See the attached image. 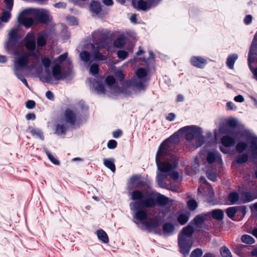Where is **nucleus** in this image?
<instances>
[{
	"mask_svg": "<svg viewBox=\"0 0 257 257\" xmlns=\"http://www.w3.org/2000/svg\"><path fill=\"white\" fill-rule=\"evenodd\" d=\"M81 59L85 63H91L92 60L91 59V55L89 52L87 51L82 52L80 54Z\"/></svg>",
	"mask_w": 257,
	"mask_h": 257,
	"instance_id": "21",
	"label": "nucleus"
},
{
	"mask_svg": "<svg viewBox=\"0 0 257 257\" xmlns=\"http://www.w3.org/2000/svg\"><path fill=\"white\" fill-rule=\"evenodd\" d=\"M242 242L246 244H252L254 242V239L251 236L247 234L243 235L241 237Z\"/></svg>",
	"mask_w": 257,
	"mask_h": 257,
	"instance_id": "31",
	"label": "nucleus"
},
{
	"mask_svg": "<svg viewBox=\"0 0 257 257\" xmlns=\"http://www.w3.org/2000/svg\"><path fill=\"white\" fill-rule=\"evenodd\" d=\"M187 205L189 209L192 210H195L197 207V203L194 200H189Z\"/></svg>",
	"mask_w": 257,
	"mask_h": 257,
	"instance_id": "46",
	"label": "nucleus"
},
{
	"mask_svg": "<svg viewBox=\"0 0 257 257\" xmlns=\"http://www.w3.org/2000/svg\"><path fill=\"white\" fill-rule=\"evenodd\" d=\"M256 60H257V47L250 46L247 59L249 68L251 66V64Z\"/></svg>",
	"mask_w": 257,
	"mask_h": 257,
	"instance_id": "14",
	"label": "nucleus"
},
{
	"mask_svg": "<svg viewBox=\"0 0 257 257\" xmlns=\"http://www.w3.org/2000/svg\"><path fill=\"white\" fill-rule=\"evenodd\" d=\"M250 46L257 47V34L255 33Z\"/></svg>",
	"mask_w": 257,
	"mask_h": 257,
	"instance_id": "64",
	"label": "nucleus"
},
{
	"mask_svg": "<svg viewBox=\"0 0 257 257\" xmlns=\"http://www.w3.org/2000/svg\"><path fill=\"white\" fill-rule=\"evenodd\" d=\"M243 202H249L253 200L255 198H257V192L252 195L250 193L248 192H246L243 194Z\"/></svg>",
	"mask_w": 257,
	"mask_h": 257,
	"instance_id": "26",
	"label": "nucleus"
},
{
	"mask_svg": "<svg viewBox=\"0 0 257 257\" xmlns=\"http://www.w3.org/2000/svg\"><path fill=\"white\" fill-rule=\"evenodd\" d=\"M28 60L27 56H22L18 58L14 63V71L15 74L20 80H26L22 78L23 76L21 74L22 69L26 67L28 64Z\"/></svg>",
	"mask_w": 257,
	"mask_h": 257,
	"instance_id": "6",
	"label": "nucleus"
},
{
	"mask_svg": "<svg viewBox=\"0 0 257 257\" xmlns=\"http://www.w3.org/2000/svg\"><path fill=\"white\" fill-rule=\"evenodd\" d=\"M68 53L65 52L58 57L56 60L58 62V64H61L63 62L65 61V63L67 61V60H70L69 59H67Z\"/></svg>",
	"mask_w": 257,
	"mask_h": 257,
	"instance_id": "42",
	"label": "nucleus"
},
{
	"mask_svg": "<svg viewBox=\"0 0 257 257\" xmlns=\"http://www.w3.org/2000/svg\"><path fill=\"white\" fill-rule=\"evenodd\" d=\"M204 220V217L201 215H198L194 219V221L195 225H199L201 224Z\"/></svg>",
	"mask_w": 257,
	"mask_h": 257,
	"instance_id": "47",
	"label": "nucleus"
},
{
	"mask_svg": "<svg viewBox=\"0 0 257 257\" xmlns=\"http://www.w3.org/2000/svg\"><path fill=\"white\" fill-rule=\"evenodd\" d=\"M4 3L7 6V9L11 11L14 5V0H4Z\"/></svg>",
	"mask_w": 257,
	"mask_h": 257,
	"instance_id": "49",
	"label": "nucleus"
},
{
	"mask_svg": "<svg viewBox=\"0 0 257 257\" xmlns=\"http://www.w3.org/2000/svg\"><path fill=\"white\" fill-rule=\"evenodd\" d=\"M147 71L144 68H138L136 71V75L139 79L145 78L147 76Z\"/></svg>",
	"mask_w": 257,
	"mask_h": 257,
	"instance_id": "27",
	"label": "nucleus"
},
{
	"mask_svg": "<svg viewBox=\"0 0 257 257\" xmlns=\"http://www.w3.org/2000/svg\"><path fill=\"white\" fill-rule=\"evenodd\" d=\"M132 4L135 9L139 11H148L150 9L148 3L144 0H139L137 2L133 0Z\"/></svg>",
	"mask_w": 257,
	"mask_h": 257,
	"instance_id": "12",
	"label": "nucleus"
},
{
	"mask_svg": "<svg viewBox=\"0 0 257 257\" xmlns=\"http://www.w3.org/2000/svg\"><path fill=\"white\" fill-rule=\"evenodd\" d=\"M247 147V145L245 143L243 142H239L236 146V151L241 153L246 149Z\"/></svg>",
	"mask_w": 257,
	"mask_h": 257,
	"instance_id": "35",
	"label": "nucleus"
},
{
	"mask_svg": "<svg viewBox=\"0 0 257 257\" xmlns=\"http://www.w3.org/2000/svg\"><path fill=\"white\" fill-rule=\"evenodd\" d=\"M26 47L29 51L34 52L36 49V42L35 41H28L26 42Z\"/></svg>",
	"mask_w": 257,
	"mask_h": 257,
	"instance_id": "37",
	"label": "nucleus"
},
{
	"mask_svg": "<svg viewBox=\"0 0 257 257\" xmlns=\"http://www.w3.org/2000/svg\"><path fill=\"white\" fill-rule=\"evenodd\" d=\"M107 33L103 29H98L92 33L90 40L91 47H104L107 39Z\"/></svg>",
	"mask_w": 257,
	"mask_h": 257,
	"instance_id": "5",
	"label": "nucleus"
},
{
	"mask_svg": "<svg viewBox=\"0 0 257 257\" xmlns=\"http://www.w3.org/2000/svg\"><path fill=\"white\" fill-rule=\"evenodd\" d=\"M115 75L116 77L118 78L119 80H124V76L122 72L120 70H118L115 72Z\"/></svg>",
	"mask_w": 257,
	"mask_h": 257,
	"instance_id": "52",
	"label": "nucleus"
},
{
	"mask_svg": "<svg viewBox=\"0 0 257 257\" xmlns=\"http://www.w3.org/2000/svg\"><path fill=\"white\" fill-rule=\"evenodd\" d=\"M104 164L106 167L111 170L112 172H114L115 170V165L113 162L110 160L104 159Z\"/></svg>",
	"mask_w": 257,
	"mask_h": 257,
	"instance_id": "34",
	"label": "nucleus"
},
{
	"mask_svg": "<svg viewBox=\"0 0 257 257\" xmlns=\"http://www.w3.org/2000/svg\"><path fill=\"white\" fill-rule=\"evenodd\" d=\"M73 74V65L70 60H67L62 67L60 64H54L52 68V74L55 80H60Z\"/></svg>",
	"mask_w": 257,
	"mask_h": 257,
	"instance_id": "2",
	"label": "nucleus"
},
{
	"mask_svg": "<svg viewBox=\"0 0 257 257\" xmlns=\"http://www.w3.org/2000/svg\"><path fill=\"white\" fill-rule=\"evenodd\" d=\"M46 34L39 33L38 34L37 43L39 47H44L46 45L47 42L45 39Z\"/></svg>",
	"mask_w": 257,
	"mask_h": 257,
	"instance_id": "18",
	"label": "nucleus"
},
{
	"mask_svg": "<svg viewBox=\"0 0 257 257\" xmlns=\"http://www.w3.org/2000/svg\"><path fill=\"white\" fill-rule=\"evenodd\" d=\"M54 7L57 9H65L66 7V4L64 2H58L55 4Z\"/></svg>",
	"mask_w": 257,
	"mask_h": 257,
	"instance_id": "53",
	"label": "nucleus"
},
{
	"mask_svg": "<svg viewBox=\"0 0 257 257\" xmlns=\"http://www.w3.org/2000/svg\"><path fill=\"white\" fill-rule=\"evenodd\" d=\"M116 142L114 140H110L107 144V147L109 149H114L116 146Z\"/></svg>",
	"mask_w": 257,
	"mask_h": 257,
	"instance_id": "57",
	"label": "nucleus"
},
{
	"mask_svg": "<svg viewBox=\"0 0 257 257\" xmlns=\"http://www.w3.org/2000/svg\"><path fill=\"white\" fill-rule=\"evenodd\" d=\"M48 156L50 160L55 164L58 165L59 164V161L55 158L50 153H47Z\"/></svg>",
	"mask_w": 257,
	"mask_h": 257,
	"instance_id": "58",
	"label": "nucleus"
},
{
	"mask_svg": "<svg viewBox=\"0 0 257 257\" xmlns=\"http://www.w3.org/2000/svg\"><path fill=\"white\" fill-rule=\"evenodd\" d=\"M206 160L208 163L211 164L217 160H220V157L218 154L215 153L209 152L208 154Z\"/></svg>",
	"mask_w": 257,
	"mask_h": 257,
	"instance_id": "22",
	"label": "nucleus"
},
{
	"mask_svg": "<svg viewBox=\"0 0 257 257\" xmlns=\"http://www.w3.org/2000/svg\"><path fill=\"white\" fill-rule=\"evenodd\" d=\"M94 51L93 56L94 59L96 60H102L103 57V55L99 52L100 49L103 47H97V46H95L94 48L91 47Z\"/></svg>",
	"mask_w": 257,
	"mask_h": 257,
	"instance_id": "25",
	"label": "nucleus"
},
{
	"mask_svg": "<svg viewBox=\"0 0 257 257\" xmlns=\"http://www.w3.org/2000/svg\"><path fill=\"white\" fill-rule=\"evenodd\" d=\"M125 44V40L123 37H119L114 41L113 45L115 47L122 48Z\"/></svg>",
	"mask_w": 257,
	"mask_h": 257,
	"instance_id": "24",
	"label": "nucleus"
},
{
	"mask_svg": "<svg viewBox=\"0 0 257 257\" xmlns=\"http://www.w3.org/2000/svg\"><path fill=\"white\" fill-rule=\"evenodd\" d=\"M25 42H28L29 41H35V37H34L33 33L32 32H29L27 34V35L25 38Z\"/></svg>",
	"mask_w": 257,
	"mask_h": 257,
	"instance_id": "48",
	"label": "nucleus"
},
{
	"mask_svg": "<svg viewBox=\"0 0 257 257\" xmlns=\"http://www.w3.org/2000/svg\"><path fill=\"white\" fill-rule=\"evenodd\" d=\"M95 89L99 93L103 92L104 90L103 87L98 84L96 85Z\"/></svg>",
	"mask_w": 257,
	"mask_h": 257,
	"instance_id": "63",
	"label": "nucleus"
},
{
	"mask_svg": "<svg viewBox=\"0 0 257 257\" xmlns=\"http://www.w3.org/2000/svg\"><path fill=\"white\" fill-rule=\"evenodd\" d=\"M135 216L137 219L142 221L146 218L147 214L145 211L139 210L136 212Z\"/></svg>",
	"mask_w": 257,
	"mask_h": 257,
	"instance_id": "39",
	"label": "nucleus"
},
{
	"mask_svg": "<svg viewBox=\"0 0 257 257\" xmlns=\"http://www.w3.org/2000/svg\"><path fill=\"white\" fill-rule=\"evenodd\" d=\"M65 127L63 124H58L56 126L55 133L58 135H61L65 133Z\"/></svg>",
	"mask_w": 257,
	"mask_h": 257,
	"instance_id": "44",
	"label": "nucleus"
},
{
	"mask_svg": "<svg viewBox=\"0 0 257 257\" xmlns=\"http://www.w3.org/2000/svg\"><path fill=\"white\" fill-rule=\"evenodd\" d=\"M98 237L104 243L108 242V238L106 233L103 230H99L97 232Z\"/></svg>",
	"mask_w": 257,
	"mask_h": 257,
	"instance_id": "28",
	"label": "nucleus"
},
{
	"mask_svg": "<svg viewBox=\"0 0 257 257\" xmlns=\"http://www.w3.org/2000/svg\"><path fill=\"white\" fill-rule=\"evenodd\" d=\"M102 3L106 6H111L113 4L112 0H102Z\"/></svg>",
	"mask_w": 257,
	"mask_h": 257,
	"instance_id": "62",
	"label": "nucleus"
},
{
	"mask_svg": "<svg viewBox=\"0 0 257 257\" xmlns=\"http://www.w3.org/2000/svg\"><path fill=\"white\" fill-rule=\"evenodd\" d=\"M208 178L212 180V181H215L216 180V178H217V175L216 173H208Z\"/></svg>",
	"mask_w": 257,
	"mask_h": 257,
	"instance_id": "60",
	"label": "nucleus"
},
{
	"mask_svg": "<svg viewBox=\"0 0 257 257\" xmlns=\"http://www.w3.org/2000/svg\"><path fill=\"white\" fill-rule=\"evenodd\" d=\"M221 142L224 146L230 147L234 145L235 140L231 137L226 136L222 138Z\"/></svg>",
	"mask_w": 257,
	"mask_h": 257,
	"instance_id": "16",
	"label": "nucleus"
},
{
	"mask_svg": "<svg viewBox=\"0 0 257 257\" xmlns=\"http://www.w3.org/2000/svg\"><path fill=\"white\" fill-rule=\"evenodd\" d=\"M237 207H231L227 208L226 210V213L227 216L229 218H232L235 216V214L237 210Z\"/></svg>",
	"mask_w": 257,
	"mask_h": 257,
	"instance_id": "32",
	"label": "nucleus"
},
{
	"mask_svg": "<svg viewBox=\"0 0 257 257\" xmlns=\"http://www.w3.org/2000/svg\"><path fill=\"white\" fill-rule=\"evenodd\" d=\"M227 123L229 126L235 127L237 125V120L234 118H230L227 120Z\"/></svg>",
	"mask_w": 257,
	"mask_h": 257,
	"instance_id": "50",
	"label": "nucleus"
},
{
	"mask_svg": "<svg viewBox=\"0 0 257 257\" xmlns=\"http://www.w3.org/2000/svg\"><path fill=\"white\" fill-rule=\"evenodd\" d=\"M67 20L72 25H77V23H78L77 19L75 17H73V16H71L70 17H68L67 18Z\"/></svg>",
	"mask_w": 257,
	"mask_h": 257,
	"instance_id": "55",
	"label": "nucleus"
},
{
	"mask_svg": "<svg viewBox=\"0 0 257 257\" xmlns=\"http://www.w3.org/2000/svg\"><path fill=\"white\" fill-rule=\"evenodd\" d=\"M61 119L66 123L74 124L76 121V114L73 110L67 108L61 115Z\"/></svg>",
	"mask_w": 257,
	"mask_h": 257,
	"instance_id": "9",
	"label": "nucleus"
},
{
	"mask_svg": "<svg viewBox=\"0 0 257 257\" xmlns=\"http://www.w3.org/2000/svg\"><path fill=\"white\" fill-rule=\"evenodd\" d=\"M239 198V196L236 193H231L228 195V200L232 203H235L238 200Z\"/></svg>",
	"mask_w": 257,
	"mask_h": 257,
	"instance_id": "36",
	"label": "nucleus"
},
{
	"mask_svg": "<svg viewBox=\"0 0 257 257\" xmlns=\"http://www.w3.org/2000/svg\"><path fill=\"white\" fill-rule=\"evenodd\" d=\"M220 252L222 257H232L230 251L226 246L221 247Z\"/></svg>",
	"mask_w": 257,
	"mask_h": 257,
	"instance_id": "33",
	"label": "nucleus"
},
{
	"mask_svg": "<svg viewBox=\"0 0 257 257\" xmlns=\"http://www.w3.org/2000/svg\"><path fill=\"white\" fill-rule=\"evenodd\" d=\"M174 230V225L169 223H166L163 226V230L166 233H171Z\"/></svg>",
	"mask_w": 257,
	"mask_h": 257,
	"instance_id": "40",
	"label": "nucleus"
},
{
	"mask_svg": "<svg viewBox=\"0 0 257 257\" xmlns=\"http://www.w3.org/2000/svg\"><path fill=\"white\" fill-rule=\"evenodd\" d=\"M11 11L4 10L2 12L0 20L3 22L7 23L11 18Z\"/></svg>",
	"mask_w": 257,
	"mask_h": 257,
	"instance_id": "23",
	"label": "nucleus"
},
{
	"mask_svg": "<svg viewBox=\"0 0 257 257\" xmlns=\"http://www.w3.org/2000/svg\"><path fill=\"white\" fill-rule=\"evenodd\" d=\"M142 194L140 191H135L133 192L132 199L133 200H138L141 201L140 203L136 202L133 204V206L135 209H137V207L138 205L149 207H151L155 204L154 200L151 198H149L145 200H142Z\"/></svg>",
	"mask_w": 257,
	"mask_h": 257,
	"instance_id": "7",
	"label": "nucleus"
},
{
	"mask_svg": "<svg viewBox=\"0 0 257 257\" xmlns=\"http://www.w3.org/2000/svg\"><path fill=\"white\" fill-rule=\"evenodd\" d=\"M162 152L163 151L162 150V146H161L156 156V163L157 164L158 168L160 171L164 172H167L169 171L172 168L176 167L177 160L174 159L172 164L168 162H165L162 163V165H161L160 155Z\"/></svg>",
	"mask_w": 257,
	"mask_h": 257,
	"instance_id": "8",
	"label": "nucleus"
},
{
	"mask_svg": "<svg viewBox=\"0 0 257 257\" xmlns=\"http://www.w3.org/2000/svg\"><path fill=\"white\" fill-rule=\"evenodd\" d=\"M180 131L186 133L185 137L188 141H191L195 139L198 142L196 145V147L202 145L203 141V137L201 135V130L199 128L194 126H186L182 128Z\"/></svg>",
	"mask_w": 257,
	"mask_h": 257,
	"instance_id": "4",
	"label": "nucleus"
},
{
	"mask_svg": "<svg viewBox=\"0 0 257 257\" xmlns=\"http://www.w3.org/2000/svg\"><path fill=\"white\" fill-rule=\"evenodd\" d=\"M189 214H181L177 218L178 221L181 225L185 224L188 221Z\"/></svg>",
	"mask_w": 257,
	"mask_h": 257,
	"instance_id": "30",
	"label": "nucleus"
},
{
	"mask_svg": "<svg viewBox=\"0 0 257 257\" xmlns=\"http://www.w3.org/2000/svg\"><path fill=\"white\" fill-rule=\"evenodd\" d=\"M238 55L236 53H233L228 56L226 61L227 66L230 69L234 67V64L238 59Z\"/></svg>",
	"mask_w": 257,
	"mask_h": 257,
	"instance_id": "15",
	"label": "nucleus"
},
{
	"mask_svg": "<svg viewBox=\"0 0 257 257\" xmlns=\"http://www.w3.org/2000/svg\"><path fill=\"white\" fill-rule=\"evenodd\" d=\"M30 14H22V12L20 13L18 17V21L20 24L24 25L27 28H30L34 24V20L31 18L26 17L25 16Z\"/></svg>",
	"mask_w": 257,
	"mask_h": 257,
	"instance_id": "13",
	"label": "nucleus"
},
{
	"mask_svg": "<svg viewBox=\"0 0 257 257\" xmlns=\"http://www.w3.org/2000/svg\"><path fill=\"white\" fill-rule=\"evenodd\" d=\"M191 64L197 68L203 69L207 63L206 59L201 56H193L190 58Z\"/></svg>",
	"mask_w": 257,
	"mask_h": 257,
	"instance_id": "10",
	"label": "nucleus"
},
{
	"mask_svg": "<svg viewBox=\"0 0 257 257\" xmlns=\"http://www.w3.org/2000/svg\"><path fill=\"white\" fill-rule=\"evenodd\" d=\"M208 189L209 191V196L207 200L208 201L211 202L212 201L213 197L214 196V192L212 188L210 186L208 187Z\"/></svg>",
	"mask_w": 257,
	"mask_h": 257,
	"instance_id": "51",
	"label": "nucleus"
},
{
	"mask_svg": "<svg viewBox=\"0 0 257 257\" xmlns=\"http://www.w3.org/2000/svg\"><path fill=\"white\" fill-rule=\"evenodd\" d=\"M170 175L171 177L174 180L178 179L179 177V174L176 172H173L171 173L170 174Z\"/></svg>",
	"mask_w": 257,
	"mask_h": 257,
	"instance_id": "61",
	"label": "nucleus"
},
{
	"mask_svg": "<svg viewBox=\"0 0 257 257\" xmlns=\"http://www.w3.org/2000/svg\"><path fill=\"white\" fill-rule=\"evenodd\" d=\"M252 17L250 15H248L245 16L244 19V23L245 25H249L252 22Z\"/></svg>",
	"mask_w": 257,
	"mask_h": 257,
	"instance_id": "54",
	"label": "nucleus"
},
{
	"mask_svg": "<svg viewBox=\"0 0 257 257\" xmlns=\"http://www.w3.org/2000/svg\"><path fill=\"white\" fill-rule=\"evenodd\" d=\"M18 30L15 28L11 29L9 33V39L10 42L16 43L18 40Z\"/></svg>",
	"mask_w": 257,
	"mask_h": 257,
	"instance_id": "19",
	"label": "nucleus"
},
{
	"mask_svg": "<svg viewBox=\"0 0 257 257\" xmlns=\"http://www.w3.org/2000/svg\"><path fill=\"white\" fill-rule=\"evenodd\" d=\"M250 148L252 151L253 158L257 157V139L254 137H251Z\"/></svg>",
	"mask_w": 257,
	"mask_h": 257,
	"instance_id": "20",
	"label": "nucleus"
},
{
	"mask_svg": "<svg viewBox=\"0 0 257 257\" xmlns=\"http://www.w3.org/2000/svg\"><path fill=\"white\" fill-rule=\"evenodd\" d=\"M90 11L94 16L98 17H101V13L102 11V7L99 2L92 1L89 5Z\"/></svg>",
	"mask_w": 257,
	"mask_h": 257,
	"instance_id": "11",
	"label": "nucleus"
},
{
	"mask_svg": "<svg viewBox=\"0 0 257 257\" xmlns=\"http://www.w3.org/2000/svg\"><path fill=\"white\" fill-rule=\"evenodd\" d=\"M35 105V102L33 100H28L26 103V107L30 109L34 108Z\"/></svg>",
	"mask_w": 257,
	"mask_h": 257,
	"instance_id": "59",
	"label": "nucleus"
},
{
	"mask_svg": "<svg viewBox=\"0 0 257 257\" xmlns=\"http://www.w3.org/2000/svg\"><path fill=\"white\" fill-rule=\"evenodd\" d=\"M248 157L246 155H242L239 158H237L236 162L239 163H242L247 160Z\"/></svg>",
	"mask_w": 257,
	"mask_h": 257,
	"instance_id": "56",
	"label": "nucleus"
},
{
	"mask_svg": "<svg viewBox=\"0 0 257 257\" xmlns=\"http://www.w3.org/2000/svg\"><path fill=\"white\" fill-rule=\"evenodd\" d=\"M116 53L118 58L122 60L126 59L128 55V52L125 50H118Z\"/></svg>",
	"mask_w": 257,
	"mask_h": 257,
	"instance_id": "41",
	"label": "nucleus"
},
{
	"mask_svg": "<svg viewBox=\"0 0 257 257\" xmlns=\"http://www.w3.org/2000/svg\"><path fill=\"white\" fill-rule=\"evenodd\" d=\"M99 70V67L98 64L94 63L92 64L90 67V73L94 76L98 74Z\"/></svg>",
	"mask_w": 257,
	"mask_h": 257,
	"instance_id": "38",
	"label": "nucleus"
},
{
	"mask_svg": "<svg viewBox=\"0 0 257 257\" xmlns=\"http://www.w3.org/2000/svg\"><path fill=\"white\" fill-rule=\"evenodd\" d=\"M194 232V227L188 225L184 227L179 235L178 244L180 248V251L184 255L189 254L190 249L192 246V242H190L187 237H190Z\"/></svg>",
	"mask_w": 257,
	"mask_h": 257,
	"instance_id": "1",
	"label": "nucleus"
},
{
	"mask_svg": "<svg viewBox=\"0 0 257 257\" xmlns=\"http://www.w3.org/2000/svg\"><path fill=\"white\" fill-rule=\"evenodd\" d=\"M22 14H31L40 23L48 24L52 20L50 12L45 9H28L22 11Z\"/></svg>",
	"mask_w": 257,
	"mask_h": 257,
	"instance_id": "3",
	"label": "nucleus"
},
{
	"mask_svg": "<svg viewBox=\"0 0 257 257\" xmlns=\"http://www.w3.org/2000/svg\"><path fill=\"white\" fill-rule=\"evenodd\" d=\"M169 199L164 196L160 195L157 197V202L161 205H165L169 203Z\"/></svg>",
	"mask_w": 257,
	"mask_h": 257,
	"instance_id": "43",
	"label": "nucleus"
},
{
	"mask_svg": "<svg viewBox=\"0 0 257 257\" xmlns=\"http://www.w3.org/2000/svg\"><path fill=\"white\" fill-rule=\"evenodd\" d=\"M41 62L43 66L46 69V72L47 73H48V71L49 72L48 69L51 64V59L49 58L46 57L41 59Z\"/></svg>",
	"mask_w": 257,
	"mask_h": 257,
	"instance_id": "29",
	"label": "nucleus"
},
{
	"mask_svg": "<svg viewBox=\"0 0 257 257\" xmlns=\"http://www.w3.org/2000/svg\"><path fill=\"white\" fill-rule=\"evenodd\" d=\"M212 217L218 220H221L224 216L223 211L221 209H215L210 212Z\"/></svg>",
	"mask_w": 257,
	"mask_h": 257,
	"instance_id": "17",
	"label": "nucleus"
},
{
	"mask_svg": "<svg viewBox=\"0 0 257 257\" xmlns=\"http://www.w3.org/2000/svg\"><path fill=\"white\" fill-rule=\"evenodd\" d=\"M203 254V251L200 248L194 249L191 253L190 257H201Z\"/></svg>",
	"mask_w": 257,
	"mask_h": 257,
	"instance_id": "45",
	"label": "nucleus"
}]
</instances>
